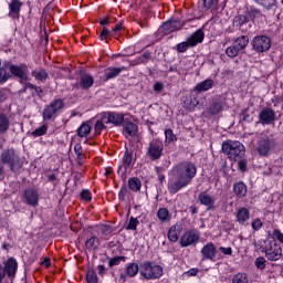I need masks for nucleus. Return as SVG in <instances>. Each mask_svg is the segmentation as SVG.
<instances>
[{
  "label": "nucleus",
  "mask_w": 283,
  "mask_h": 283,
  "mask_svg": "<svg viewBox=\"0 0 283 283\" xmlns=\"http://www.w3.org/2000/svg\"><path fill=\"white\" fill-rule=\"evenodd\" d=\"M140 271V268L138 266V263H128L126 266V273L122 274V280H127V277H136L138 275V272Z\"/></svg>",
  "instance_id": "b1692460"
},
{
  "label": "nucleus",
  "mask_w": 283,
  "mask_h": 283,
  "mask_svg": "<svg viewBox=\"0 0 283 283\" xmlns=\"http://www.w3.org/2000/svg\"><path fill=\"white\" fill-rule=\"evenodd\" d=\"M151 59V54L149 52H145L139 56V63H144V61H147Z\"/></svg>",
  "instance_id": "6e6d98bb"
},
{
  "label": "nucleus",
  "mask_w": 283,
  "mask_h": 283,
  "mask_svg": "<svg viewBox=\"0 0 283 283\" xmlns=\"http://www.w3.org/2000/svg\"><path fill=\"white\" fill-rule=\"evenodd\" d=\"M98 275H105V265L97 266Z\"/></svg>",
  "instance_id": "e2e57ef3"
},
{
  "label": "nucleus",
  "mask_w": 283,
  "mask_h": 283,
  "mask_svg": "<svg viewBox=\"0 0 283 283\" xmlns=\"http://www.w3.org/2000/svg\"><path fill=\"white\" fill-rule=\"evenodd\" d=\"M262 125H271L275 120V112L271 108L263 109L259 115Z\"/></svg>",
  "instance_id": "f3484780"
},
{
  "label": "nucleus",
  "mask_w": 283,
  "mask_h": 283,
  "mask_svg": "<svg viewBox=\"0 0 283 283\" xmlns=\"http://www.w3.org/2000/svg\"><path fill=\"white\" fill-rule=\"evenodd\" d=\"M80 85L83 90H90L94 85V77L90 74L82 75Z\"/></svg>",
  "instance_id": "7c9ffc66"
},
{
  "label": "nucleus",
  "mask_w": 283,
  "mask_h": 283,
  "mask_svg": "<svg viewBox=\"0 0 283 283\" xmlns=\"http://www.w3.org/2000/svg\"><path fill=\"white\" fill-rule=\"evenodd\" d=\"M52 264V261L48 258H45L42 262L41 265L45 266L46 269L50 268V265Z\"/></svg>",
  "instance_id": "bf43d9fd"
},
{
  "label": "nucleus",
  "mask_w": 283,
  "mask_h": 283,
  "mask_svg": "<svg viewBox=\"0 0 283 283\" xmlns=\"http://www.w3.org/2000/svg\"><path fill=\"white\" fill-rule=\"evenodd\" d=\"M205 41V32L202 30H197L192 33L186 42H181L177 45L178 52H187L189 48H196L198 43H202Z\"/></svg>",
  "instance_id": "39448f33"
},
{
  "label": "nucleus",
  "mask_w": 283,
  "mask_h": 283,
  "mask_svg": "<svg viewBox=\"0 0 283 283\" xmlns=\"http://www.w3.org/2000/svg\"><path fill=\"white\" fill-rule=\"evenodd\" d=\"M92 132V126L87 123H83L78 128H77V136L80 138H87L90 136V133Z\"/></svg>",
  "instance_id": "473e14b6"
},
{
  "label": "nucleus",
  "mask_w": 283,
  "mask_h": 283,
  "mask_svg": "<svg viewBox=\"0 0 283 283\" xmlns=\"http://www.w3.org/2000/svg\"><path fill=\"white\" fill-rule=\"evenodd\" d=\"M48 180H49L50 182H54V180H56V175H54V174L49 175V176H48Z\"/></svg>",
  "instance_id": "338daca9"
},
{
  "label": "nucleus",
  "mask_w": 283,
  "mask_h": 283,
  "mask_svg": "<svg viewBox=\"0 0 283 283\" xmlns=\"http://www.w3.org/2000/svg\"><path fill=\"white\" fill-rule=\"evenodd\" d=\"M112 34H113L112 31L104 28L99 35V39H101V41H105L106 39H109V36H112Z\"/></svg>",
  "instance_id": "603ef678"
},
{
  "label": "nucleus",
  "mask_w": 283,
  "mask_h": 283,
  "mask_svg": "<svg viewBox=\"0 0 283 283\" xmlns=\"http://www.w3.org/2000/svg\"><path fill=\"white\" fill-rule=\"evenodd\" d=\"M101 245V241H98V238L93 237L85 242V248L88 251H96V249Z\"/></svg>",
  "instance_id": "4c0bfd02"
},
{
  "label": "nucleus",
  "mask_w": 283,
  "mask_h": 283,
  "mask_svg": "<svg viewBox=\"0 0 283 283\" xmlns=\"http://www.w3.org/2000/svg\"><path fill=\"white\" fill-rule=\"evenodd\" d=\"M196 174H198V168L191 161H184L175 166L168 179L169 193H178L181 189L189 187L193 178H196Z\"/></svg>",
  "instance_id": "f257e3e1"
},
{
  "label": "nucleus",
  "mask_w": 283,
  "mask_h": 283,
  "mask_svg": "<svg viewBox=\"0 0 283 283\" xmlns=\"http://www.w3.org/2000/svg\"><path fill=\"white\" fill-rule=\"evenodd\" d=\"M233 44L242 52L249 45V35H240L233 40Z\"/></svg>",
  "instance_id": "cd10ccee"
},
{
  "label": "nucleus",
  "mask_w": 283,
  "mask_h": 283,
  "mask_svg": "<svg viewBox=\"0 0 283 283\" xmlns=\"http://www.w3.org/2000/svg\"><path fill=\"white\" fill-rule=\"evenodd\" d=\"M10 81V73H8V71L6 70V67H1L0 69V84L1 83H6Z\"/></svg>",
  "instance_id": "de8ad7c7"
},
{
  "label": "nucleus",
  "mask_w": 283,
  "mask_h": 283,
  "mask_svg": "<svg viewBox=\"0 0 283 283\" xmlns=\"http://www.w3.org/2000/svg\"><path fill=\"white\" fill-rule=\"evenodd\" d=\"M251 45L259 53L269 52L271 50V38L268 35H256L252 39Z\"/></svg>",
  "instance_id": "423d86ee"
},
{
  "label": "nucleus",
  "mask_w": 283,
  "mask_h": 283,
  "mask_svg": "<svg viewBox=\"0 0 283 283\" xmlns=\"http://www.w3.org/2000/svg\"><path fill=\"white\" fill-rule=\"evenodd\" d=\"M103 114V120L106 125H114L115 127H120L125 123V114L118 112H106Z\"/></svg>",
  "instance_id": "6e6552de"
},
{
  "label": "nucleus",
  "mask_w": 283,
  "mask_h": 283,
  "mask_svg": "<svg viewBox=\"0 0 283 283\" xmlns=\"http://www.w3.org/2000/svg\"><path fill=\"white\" fill-rule=\"evenodd\" d=\"M120 260H125V258L116 256V258L111 259L109 266H118V264H120Z\"/></svg>",
  "instance_id": "864d4df0"
},
{
  "label": "nucleus",
  "mask_w": 283,
  "mask_h": 283,
  "mask_svg": "<svg viewBox=\"0 0 283 283\" xmlns=\"http://www.w3.org/2000/svg\"><path fill=\"white\" fill-rule=\"evenodd\" d=\"M273 147H275V142L269 138V136H262L258 142L256 150L260 156H269Z\"/></svg>",
  "instance_id": "1a4fd4ad"
},
{
  "label": "nucleus",
  "mask_w": 283,
  "mask_h": 283,
  "mask_svg": "<svg viewBox=\"0 0 283 283\" xmlns=\"http://www.w3.org/2000/svg\"><path fill=\"white\" fill-rule=\"evenodd\" d=\"M200 242V232L198 230H188L186 231L179 241L180 247H196V243Z\"/></svg>",
  "instance_id": "0eeeda50"
},
{
  "label": "nucleus",
  "mask_w": 283,
  "mask_h": 283,
  "mask_svg": "<svg viewBox=\"0 0 283 283\" xmlns=\"http://www.w3.org/2000/svg\"><path fill=\"white\" fill-rule=\"evenodd\" d=\"M122 28H123V23H117L116 25H115V28H113V31H111L112 33L113 32H118L119 30H122Z\"/></svg>",
  "instance_id": "0e129e2a"
},
{
  "label": "nucleus",
  "mask_w": 283,
  "mask_h": 283,
  "mask_svg": "<svg viewBox=\"0 0 283 283\" xmlns=\"http://www.w3.org/2000/svg\"><path fill=\"white\" fill-rule=\"evenodd\" d=\"M237 222H239V224H244V222H249V220H251V212L242 207L237 211Z\"/></svg>",
  "instance_id": "a878e982"
},
{
  "label": "nucleus",
  "mask_w": 283,
  "mask_h": 283,
  "mask_svg": "<svg viewBox=\"0 0 283 283\" xmlns=\"http://www.w3.org/2000/svg\"><path fill=\"white\" fill-rule=\"evenodd\" d=\"M222 151L228 156L230 160H240L247 154V149L244 148V145L240 142H224L222 144Z\"/></svg>",
  "instance_id": "f03ea898"
},
{
  "label": "nucleus",
  "mask_w": 283,
  "mask_h": 283,
  "mask_svg": "<svg viewBox=\"0 0 283 283\" xmlns=\"http://www.w3.org/2000/svg\"><path fill=\"white\" fill-rule=\"evenodd\" d=\"M134 165V153L132 150H126L123 157L122 165L119 166L118 174H126L127 169Z\"/></svg>",
  "instance_id": "4468645a"
},
{
  "label": "nucleus",
  "mask_w": 283,
  "mask_h": 283,
  "mask_svg": "<svg viewBox=\"0 0 283 283\" xmlns=\"http://www.w3.org/2000/svg\"><path fill=\"white\" fill-rule=\"evenodd\" d=\"M10 129V118L6 114L0 113V135L6 134Z\"/></svg>",
  "instance_id": "2f4dec72"
},
{
  "label": "nucleus",
  "mask_w": 283,
  "mask_h": 283,
  "mask_svg": "<svg viewBox=\"0 0 283 283\" xmlns=\"http://www.w3.org/2000/svg\"><path fill=\"white\" fill-rule=\"evenodd\" d=\"M9 72L17 76V78H21L22 81H28V65L27 64H11L9 66Z\"/></svg>",
  "instance_id": "f8f14e48"
},
{
  "label": "nucleus",
  "mask_w": 283,
  "mask_h": 283,
  "mask_svg": "<svg viewBox=\"0 0 283 283\" xmlns=\"http://www.w3.org/2000/svg\"><path fill=\"white\" fill-rule=\"evenodd\" d=\"M1 160L4 165H9L12 168L19 161V156H17L13 149L4 150L1 155Z\"/></svg>",
  "instance_id": "2eb2a0df"
},
{
  "label": "nucleus",
  "mask_w": 283,
  "mask_h": 283,
  "mask_svg": "<svg viewBox=\"0 0 283 283\" xmlns=\"http://www.w3.org/2000/svg\"><path fill=\"white\" fill-rule=\"evenodd\" d=\"M218 6V0H203V8L206 10H211V8H216Z\"/></svg>",
  "instance_id": "8fccbe9b"
},
{
  "label": "nucleus",
  "mask_w": 283,
  "mask_h": 283,
  "mask_svg": "<svg viewBox=\"0 0 283 283\" xmlns=\"http://www.w3.org/2000/svg\"><path fill=\"white\" fill-rule=\"evenodd\" d=\"M199 201L208 209H213L216 205V199L211 197V195H207L206 192H201L199 195Z\"/></svg>",
  "instance_id": "bb28decb"
},
{
  "label": "nucleus",
  "mask_w": 283,
  "mask_h": 283,
  "mask_svg": "<svg viewBox=\"0 0 283 283\" xmlns=\"http://www.w3.org/2000/svg\"><path fill=\"white\" fill-rule=\"evenodd\" d=\"M107 123H105V120H103V113L101 114V118L97 119V122L95 123V126H94V130H95V134L98 136L101 135V133L106 129V126Z\"/></svg>",
  "instance_id": "58836bf2"
},
{
  "label": "nucleus",
  "mask_w": 283,
  "mask_h": 283,
  "mask_svg": "<svg viewBox=\"0 0 283 283\" xmlns=\"http://www.w3.org/2000/svg\"><path fill=\"white\" fill-rule=\"evenodd\" d=\"M218 254V250L216 249V245L211 242L207 243L202 249H201V255L203 260H216V255Z\"/></svg>",
  "instance_id": "dca6fc26"
},
{
  "label": "nucleus",
  "mask_w": 283,
  "mask_h": 283,
  "mask_svg": "<svg viewBox=\"0 0 283 283\" xmlns=\"http://www.w3.org/2000/svg\"><path fill=\"white\" fill-rule=\"evenodd\" d=\"M232 283H249V279L244 273H238L233 276Z\"/></svg>",
  "instance_id": "79ce46f5"
},
{
  "label": "nucleus",
  "mask_w": 283,
  "mask_h": 283,
  "mask_svg": "<svg viewBox=\"0 0 283 283\" xmlns=\"http://www.w3.org/2000/svg\"><path fill=\"white\" fill-rule=\"evenodd\" d=\"M128 187L132 191H138L142 187L140 179L133 177L128 180Z\"/></svg>",
  "instance_id": "ea45409f"
},
{
  "label": "nucleus",
  "mask_w": 283,
  "mask_h": 283,
  "mask_svg": "<svg viewBox=\"0 0 283 283\" xmlns=\"http://www.w3.org/2000/svg\"><path fill=\"white\" fill-rule=\"evenodd\" d=\"M254 264L259 271H264L266 269V259L259 256L255 259Z\"/></svg>",
  "instance_id": "37998d69"
},
{
  "label": "nucleus",
  "mask_w": 283,
  "mask_h": 283,
  "mask_svg": "<svg viewBox=\"0 0 283 283\" xmlns=\"http://www.w3.org/2000/svg\"><path fill=\"white\" fill-rule=\"evenodd\" d=\"M157 218L160 220V222H169V220H171V213H169L167 208H160L157 211Z\"/></svg>",
  "instance_id": "c9c22d12"
},
{
  "label": "nucleus",
  "mask_w": 283,
  "mask_h": 283,
  "mask_svg": "<svg viewBox=\"0 0 283 283\" xmlns=\"http://www.w3.org/2000/svg\"><path fill=\"white\" fill-rule=\"evenodd\" d=\"M154 90L155 92H163V90H165V84H163L161 82H157L154 84Z\"/></svg>",
  "instance_id": "13d9d810"
},
{
  "label": "nucleus",
  "mask_w": 283,
  "mask_h": 283,
  "mask_svg": "<svg viewBox=\"0 0 283 283\" xmlns=\"http://www.w3.org/2000/svg\"><path fill=\"white\" fill-rule=\"evenodd\" d=\"M123 125V134L126 138H134V136L138 133V126L135 123L127 122L124 119Z\"/></svg>",
  "instance_id": "a211bd4d"
},
{
  "label": "nucleus",
  "mask_w": 283,
  "mask_h": 283,
  "mask_svg": "<svg viewBox=\"0 0 283 283\" xmlns=\"http://www.w3.org/2000/svg\"><path fill=\"white\" fill-rule=\"evenodd\" d=\"M81 198L82 200H85V202H90V200H92V192H90V190H83L81 192Z\"/></svg>",
  "instance_id": "3c124183"
},
{
  "label": "nucleus",
  "mask_w": 283,
  "mask_h": 283,
  "mask_svg": "<svg viewBox=\"0 0 283 283\" xmlns=\"http://www.w3.org/2000/svg\"><path fill=\"white\" fill-rule=\"evenodd\" d=\"M238 166H239L240 171H247V159H241L238 163Z\"/></svg>",
  "instance_id": "4d7b16f0"
},
{
  "label": "nucleus",
  "mask_w": 283,
  "mask_h": 283,
  "mask_svg": "<svg viewBox=\"0 0 283 283\" xmlns=\"http://www.w3.org/2000/svg\"><path fill=\"white\" fill-rule=\"evenodd\" d=\"M102 231H104L106 233H112V228L109 226H103Z\"/></svg>",
  "instance_id": "69168bd1"
},
{
  "label": "nucleus",
  "mask_w": 283,
  "mask_h": 283,
  "mask_svg": "<svg viewBox=\"0 0 283 283\" xmlns=\"http://www.w3.org/2000/svg\"><path fill=\"white\" fill-rule=\"evenodd\" d=\"M182 25H185V23H181L178 19L168 20L163 24V30H165V32H178V30L182 29Z\"/></svg>",
  "instance_id": "aec40b11"
},
{
  "label": "nucleus",
  "mask_w": 283,
  "mask_h": 283,
  "mask_svg": "<svg viewBox=\"0 0 283 283\" xmlns=\"http://www.w3.org/2000/svg\"><path fill=\"white\" fill-rule=\"evenodd\" d=\"M216 82L211 78H207L195 86V92H209V90H213Z\"/></svg>",
  "instance_id": "393cba45"
},
{
  "label": "nucleus",
  "mask_w": 283,
  "mask_h": 283,
  "mask_svg": "<svg viewBox=\"0 0 283 283\" xmlns=\"http://www.w3.org/2000/svg\"><path fill=\"white\" fill-rule=\"evenodd\" d=\"M104 176H112V168L109 167L105 168Z\"/></svg>",
  "instance_id": "774afa93"
},
{
  "label": "nucleus",
  "mask_w": 283,
  "mask_h": 283,
  "mask_svg": "<svg viewBox=\"0 0 283 283\" xmlns=\"http://www.w3.org/2000/svg\"><path fill=\"white\" fill-rule=\"evenodd\" d=\"M24 198L27 205H30L31 207H36V205H39V192L34 189L25 190Z\"/></svg>",
  "instance_id": "412c9836"
},
{
  "label": "nucleus",
  "mask_w": 283,
  "mask_h": 283,
  "mask_svg": "<svg viewBox=\"0 0 283 283\" xmlns=\"http://www.w3.org/2000/svg\"><path fill=\"white\" fill-rule=\"evenodd\" d=\"M163 143L155 139L149 144L147 156H149L151 160H158L160 159V156H163Z\"/></svg>",
  "instance_id": "9b49d317"
},
{
  "label": "nucleus",
  "mask_w": 283,
  "mask_h": 283,
  "mask_svg": "<svg viewBox=\"0 0 283 283\" xmlns=\"http://www.w3.org/2000/svg\"><path fill=\"white\" fill-rule=\"evenodd\" d=\"M139 273L145 280H158L163 277V266L151 262H144L139 265Z\"/></svg>",
  "instance_id": "7ed1b4c3"
},
{
  "label": "nucleus",
  "mask_w": 283,
  "mask_h": 283,
  "mask_svg": "<svg viewBox=\"0 0 283 283\" xmlns=\"http://www.w3.org/2000/svg\"><path fill=\"white\" fill-rule=\"evenodd\" d=\"M124 70H126L125 66L106 69V71H105L106 81L116 78V76H118V74H120V72H124Z\"/></svg>",
  "instance_id": "c85d7f7f"
},
{
  "label": "nucleus",
  "mask_w": 283,
  "mask_h": 283,
  "mask_svg": "<svg viewBox=\"0 0 283 283\" xmlns=\"http://www.w3.org/2000/svg\"><path fill=\"white\" fill-rule=\"evenodd\" d=\"M187 107H188V109H196V107H198V99L191 101L190 105Z\"/></svg>",
  "instance_id": "052dcab7"
},
{
  "label": "nucleus",
  "mask_w": 283,
  "mask_h": 283,
  "mask_svg": "<svg viewBox=\"0 0 283 283\" xmlns=\"http://www.w3.org/2000/svg\"><path fill=\"white\" fill-rule=\"evenodd\" d=\"M86 282L87 283H98V276L94 270H90L86 274Z\"/></svg>",
  "instance_id": "49530a36"
},
{
  "label": "nucleus",
  "mask_w": 283,
  "mask_h": 283,
  "mask_svg": "<svg viewBox=\"0 0 283 283\" xmlns=\"http://www.w3.org/2000/svg\"><path fill=\"white\" fill-rule=\"evenodd\" d=\"M165 143L169 144V143H175V140H177L176 135L174 134V130L171 129H166L165 130Z\"/></svg>",
  "instance_id": "c03bdc74"
},
{
  "label": "nucleus",
  "mask_w": 283,
  "mask_h": 283,
  "mask_svg": "<svg viewBox=\"0 0 283 283\" xmlns=\"http://www.w3.org/2000/svg\"><path fill=\"white\" fill-rule=\"evenodd\" d=\"M265 258L270 262H277L282 260V248L276 243H271L269 248L264 249Z\"/></svg>",
  "instance_id": "9d476101"
},
{
  "label": "nucleus",
  "mask_w": 283,
  "mask_h": 283,
  "mask_svg": "<svg viewBox=\"0 0 283 283\" xmlns=\"http://www.w3.org/2000/svg\"><path fill=\"white\" fill-rule=\"evenodd\" d=\"M63 107H65V102H63V99H54L43 109V120H54L56 116L61 114Z\"/></svg>",
  "instance_id": "20e7f679"
},
{
  "label": "nucleus",
  "mask_w": 283,
  "mask_h": 283,
  "mask_svg": "<svg viewBox=\"0 0 283 283\" xmlns=\"http://www.w3.org/2000/svg\"><path fill=\"white\" fill-rule=\"evenodd\" d=\"M6 279V271H3V265L0 264V283Z\"/></svg>",
  "instance_id": "680f3d73"
},
{
  "label": "nucleus",
  "mask_w": 283,
  "mask_h": 283,
  "mask_svg": "<svg viewBox=\"0 0 283 283\" xmlns=\"http://www.w3.org/2000/svg\"><path fill=\"white\" fill-rule=\"evenodd\" d=\"M233 191L238 198H244L247 196V185L242 181L234 184Z\"/></svg>",
  "instance_id": "c756f323"
},
{
  "label": "nucleus",
  "mask_w": 283,
  "mask_h": 283,
  "mask_svg": "<svg viewBox=\"0 0 283 283\" xmlns=\"http://www.w3.org/2000/svg\"><path fill=\"white\" fill-rule=\"evenodd\" d=\"M240 50L234 45H230L226 49V54L229 56V59H235L240 54Z\"/></svg>",
  "instance_id": "a19ab883"
},
{
  "label": "nucleus",
  "mask_w": 283,
  "mask_h": 283,
  "mask_svg": "<svg viewBox=\"0 0 283 283\" xmlns=\"http://www.w3.org/2000/svg\"><path fill=\"white\" fill-rule=\"evenodd\" d=\"M262 227H264V223L262 222V219L255 218L252 221V229H253V231H260V229H262Z\"/></svg>",
  "instance_id": "09e8293b"
},
{
  "label": "nucleus",
  "mask_w": 283,
  "mask_h": 283,
  "mask_svg": "<svg viewBox=\"0 0 283 283\" xmlns=\"http://www.w3.org/2000/svg\"><path fill=\"white\" fill-rule=\"evenodd\" d=\"M138 224H140V221H138V219L132 217V218L129 219V222H128L126 229H127L128 231H136Z\"/></svg>",
  "instance_id": "a18cd8bd"
},
{
  "label": "nucleus",
  "mask_w": 283,
  "mask_h": 283,
  "mask_svg": "<svg viewBox=\"0 0 283 283\" xmlns=\"http://www.w3.org/2000/svg\"><path fill=\"white\" fill-rule=\"evenodd\" d=\"M49 128H50V126L48 125V123H44L40 127L35 128L31 133V136H33V138H39L41 136H45V134H48Z\"/></svg>",
  "instance_id": "72a5a7b5"
},
{
  "label": "nucleus",
  "mask_w": 283,
  "mask_h": 283,
  "mask_svg": "<svg viewBox=\"0 0 283 283\" xmlns=\"http://www.w3.org/2000/svg\"><path fill=\"white\" fill-rule=\"evenodd\" d=\"M219 251H221L223 255H233V250L231 248L220 247Z\"/></svg>",
  "instance_id": "5fc2aeb1"
},
{
  "label": "nucleus",
  "mask_w": 283,
  "mask_h": 283,
  "mask_svg": "<svg viewBox=\"0 0 283 283\" xmlns=\"http://www.w3.org/2000/svg\"><path fill=\"white\" fill-rule=\"evenodd\" d=\"M21 8H23V2L20 0H11L9 3V17L11 19H19Z\"/></svg>",
  "instance_id": "6ab92c4d"
},
{
  "label": "nucleus",
  "mask_w": 283,
  "mask_h": 283,
  "mask_svg": "<svg viewBox=\"0 0 283 283\" xmlns=\"http://www.w3.org/2000/svg\"><path fill=\"white\" fill-rule=\"evenodd\" d=\"M180 233H182V226L179 223H176L171 226L168 230V240L170 242H176L180 238Z\"/></svg>",
  "instance_id": "5701e85b"
},
{
  "label": "nucleus",
  "mask_w": 283,
  "mask_h": 283,
  "mask_svg": "<svg viewBox=\"0 0 283 283\" xmlns=\"http://www.w3.org/2000/svg\"><path fill=\"white\" fill-rule=\"evenodd\" d=\"M74 151L76 155L77 165H83V163H85V155L83 154V146H81V144H75Z\"/></svg>",
  "instance_id": "f704fd0d"
},
{
  "label": "nucleus",
  "mask_w": 283,
  "mask_h": 283,
  "mask_svg": "<svg viewBox=\"0 0 283 283\" xmlns=\"http://www.w3.org/2000/svg\"><path fill=\"white\" fill-rule=\"evenodd\" d=\"M4 268V275H8V277H14L17 275V270L19 269V263L17 262V259L9 258L7 261L3 262Z\"/></svg>",
  "instance_id": "ddd939ff"
},
{
  "label": "nucleus",
  "mask_w": 283,
  "mask_h": 283,
  "mask_svg": "<svg viewBox=\"0 0 283 283\" xmlns=\"http://www.w3.org/2000/svg\"><path fill=\"white\" fill-rule=\"evenodd\" d=\"M224 105H226L224 99H222V98L216 99L210 104L208 112L212 116H216V115L220 114V112H222V109H224Z\"/></svg>",
  "instance_id": "4be33fe9"
},
{
  "label": "nucleus",
  "mask_w": 283,
  "mask_h": 283,
  "mask_svg": "<svg viewBox=\"0 0 283 283\" xmlns=\"http://www.w3.org/2000/svg\"><path fill=\"white\" fill-rule=\"evenodd\" d=\"M31 74L34 76L35 81H45L48 78V71L42 67L35 69Z\"/></svg>",
  "instance_id": "e433bc0d"
}]
</instances>
